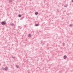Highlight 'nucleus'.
<instances>
[{"instance_id": "4", "label": "nucleus", "mask_w": 73, "mask_h": 73, "mask_svg": "<svg viewBox=\"0 0 73 73\" xmlns=\"http://www.w3.org/2000/svg\"><path fill=\"white\" fill-rule=\"evenodd\" d=\"M35 14L36 15H38V12H36V13H35Z\"/></svg>"}, {"instance_id": "2", "label": "nucleus", "mask_w": 73, "mask_h": 73, "mask_svg": "<svg viewBox=\"0 0 73 73\" xmlns=\"http://www.w3.org/2000/svg\"><path fill=\"white\" fill-rule=\"evenodd\" d=\"M64 58L65 59V58H66V56H64Z\"/></svg>"}, {"instance_id": "8", "label": "nucleus", "mask_w": 73, "mask_h": 73, "mask_svg": "<svg viewBox=\"0 0 73 73\" xmlns=\"http://www.w3.org/2000/svg\"><path fill=\"white\" fill-rule=\"evenodd\" d=\"M16 67L17 68H19V66H16Z\"/></svg>"}, {"instance_id": "11", "label": "nucleus", "mask_w": 73, "mask_h": 73, "mask_svg": "<svg viewBox=\"0 0 73 73\" xmlns=\"http://www.w3.org/2000/svg\"><path fill=\"white\" fill-rule=\"evenodd\" d=\"M72 2H73V0H72Z\"/></svg>"}, {"instance_id": "7", "label": "nucleus", "mask_w": 73, "mask_h": 73, "mask_svg": "<svg viewBox=\"0 0 73 73\" xmlns=\"http://www.w3.org/2000/svg\"><path fill=\"white\" fill-rule=\"evenodd\" d=\"M7 69H8V68H5V70H7Z\"/></svg>"}, {"instance_id": "3", "label": "nucleus", "mask_w": 73, "mask_h": 73, "mask_svg": "<svg viewBox=\"0 0 73 73\" xmlns=\"http://www.w3.org/2000/svg\"><path fill=\"white\" fill-rule=\"evenodd\" d=\"M19 17H21V15H19Z\"/></svg>"}, {"instance_id": "9", "label": "nucleus", "mask_w": 73, "mask_h": 73, "mask_svg": "<svg viewBox=\"0 0 73 73\" xmlns=\"http://www.w3.org/2000/svg\"><path fill=\"white\" fill-rule=\"evenodd\" d=\"M12 25H13V24L12 23L11 24Z\"/></svg>"}, {"instance_id": "5", "label": "nucleus", "mask_w": 73, "mask_h": 73, "mask_svg": "<svg viewBox=\"0 0 73 73\" xmlns=\"http://www.w3.org/2000/svg\"><path fill=\"white\" fill-rule=\"evenodd\" d=\"M29 37H31V35H30V34L29 35Z\"/></svg>"}, {"instance_id": "10", "label": "nucleus", "mask_w": 73, "mask_h": 73, "mask_svg": "<svg viewBox=\"0 0 73 73\" xmlns=\"http://www.w3.org/2000/svg\"><path fill=\"white\" fill-rule=\"evenodd\" d=\"M70 27H71V26H72V25H70Z\"/></svg>"}, {"instance_id": "6", "label": "nucleus", "mask_w": 73, "mask_h": 73, "mask_svg": "<svg viewBox=\"0 0 73 73\" xmlns=\"http://www.w3.org/2000/svg\"><path fill=\"white\" fill-rule=\"evenodd\" d=\"M38 24H35V26H38Z\"/></svg>"}, {"instance_id": "1", "label": "nucleus", "mask_w": 73, "mask_h": 73, "mask_svg": "<svg viewBox=\"0 0 73 73\" xmlns=\"http://www.w3.org/2000/svg\"><path fill=\"white\" fill-rule=\"evenodd\" d=\"M6 24V22H5V21L2 22L1 23V24L2 25H5Z\"/></svg>"}]
</instances>
